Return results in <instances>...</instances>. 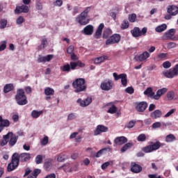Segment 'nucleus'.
<instances>
[{
    "instance_id": "obj_43",
    "label": "nucleus",
    "mask_w": 178,
    "mask_h": 178,
    "mask_svg": "<svg viewBox=\"0 0 178 178\" xmlns=\"http://www.w3.org/2000/svg\"><path fill=\"white\" fill-rule=\"evenodd\" d=\"M112 165H113V161H107L106 163H104L102 165V169L103 170H105V169H106V168H108V166H112Z\"/></svg>"
},
{
    "instance_id": "obj_15",
    "label": "nucleus",
    "mask_w": 178,
    "mask_h": 178,
    "mask_svg": "<svg viewBox=\"0 0 178 178\" xmlns=\"http://www.w3.org/2000/svg\"><path fill=\"white\" fill-rule=\"evenodd\" d=\"M136 109L138 112H144L148 106V104L145 102H136Z\"/></svg>"
},
{
    "instance_id": "obj_55",
    "label": "nucleus",
    "mask_w": 178,
    "mask_h": 178,
    "mask_svg": "<svg viewBox=\"0 0 178 178\" xmlns=\"http://www.w3.org/2000/svg\"><path fill=\"white\" fill-rule=\"evenodd\" d=\"M168 49H172V48H176V43L173 42H170L167 44Z\"/></svg>"
},
{
    "instance_id": "obj_44",
    "label": "nucleus",
    "mask_w": 178,
    "mask_h": 178,
    "mask_svg": "<svg viewBox=\"0 0 178 178\" xmlns=\"http://www.w3.org/2000/svg\"><path fill=\"white\" fill-rule=\"evenodd\" d=\"M8 25V20L5 19H1L0 20V29H6Z\"/></svg>"
},
{
    "instance_id": "obj_48",
    "label": "nucleus",
    "mask_w": 178,
    "mask_h": 178,
    "mask_svg": "<svg viewBox=\"0 0 178 178\" xmlns=\"http://www.w3.org/2000/svg\"><path fill=\"white\" fill-rule=\"evenodd\" d=\"M66 159V155L63 154H60L57 156V161L58 162H64V161Z\"/></svg>"
},
{
    "instance_id": "obj_39",
    "label": "nucleus",
    "mask_w": 178,
    "mask_h": 178,
    "mask_svg": "<svg viewBox=\"0 0 178 178\" xmlns=\"http://www.w3.org/2000/svg\"><path fill=\"white\" fill-rule=\"evenodd\" d=\"M7 44V40H3L0 42V52H2L3 51H5V49H6Z\"/></svg>"
},
{
    "instance_id": "obj_59",
    "label": "nucleus",
    "mask_w": 178,
    "mask_h": 178,
    "mask_svg": "<svg viewBox=\"0 0 178 178\" xmlns=\"http://www.w3.org/2000/svg\"><path fill=\"white\" fill-rule=\"evenodd\" d=\"M162 126V124L159 122H156L152 124V128L153 129H159Z\"/></svg>"
},
{
    "instance_id": "obj_33",
    "label": "nucleus",
    "mask_w": 178,
    "mask_h": 178,
    "mask_svg": "<svg viewBox=\"0 0 178 178\" xmlns=\"http://www.w3.org/2000/svg\"><path fill=\"white\" fill-rule=\"evenodd\" d=\"M52 162H54V160L52 159H47L44 162V168L46 170H49L51 168H52Z\"/></svg>"
},
{
    "instance_id": "obj_41",
    "label": "nucleus",
    "mask_w": 178,
    "mask_h": 178,
    "mask_svg": "<svg viewBox=\"0 0 178 178\" xmlns=\"http://www.w3.org/2000/svg\"><path fill=\"white\" fill-rule=\"evenodd\" d=\"M129 21H127V19H124L121 25H120V28L122 29V30H126L127 29H129Z\"/></svg>"
},
{
    "instance_id": "obj_16",
    "label": "nucleus",
    "mask_w": 178,
    "mask_h": 178,
    "mask_svg": "<svg viewBox=\"0 0 178 178\" xmlns=\"http://www.w3.org/2000/svg\"><path fill=\"white\" fill-rule=\"evenodd\" d=\"M54 58V55L48 54L47 56H39L38 58V63H45L47 62H50L51 60Z\"/></svg>"
},
{
    "instance_id": "obj_23",
    "label": "nucleus",
    "mask_w": 178,
    "mask_h": 178,
    "mask_svg": "<svg viewBox=\"0 0 178 178\" xmlns=\"http://www.w3.org/2000/svg\"><path fill=\"white\" fill-rule=\"evenodd\" d=\"M85 35H92L94 33V26L92 25H87L83 30Z\"/></svg>"
},
{
    "instance_id": "obj_30",
    "label": "nucleus",
    "mask_w": 178,
    "mask_h": 178,
    "mask_svg": "<svg viewBox=\"0 0 178 178\" xmlns=\"http://www.w3.org/2000/svg\"><path fill=\"white\" fill-rule=\"evenodd\" d=\"M10 126V122L8 120H3L0 123V133L2 132L4 127H9Z\"/></svg>"
},
{
    "instance_id": "obj_25",
    "label": "nucleus",
    "mask_w": 178,
    "mask_h": 178,
    "mask_svg": "<svg viewBox=\"0 0 178 178\" xmlns=\"http://www.w3.org/2000/svg\"><path fill=\"white\" fill-rule=\"evenodd\" d=\"M106 106L108 107V113H111V115H113V113H116L118 111V108H116V106L112 103L106 104Z\"/></svg>"
},
{
    "instance_id": "obj_5",
    "label": "nucleus",
    "mask_w": 178,
    "mask_h": 178,
    "mask_svg": "<svg viewBox=\"0 0 178 178\" xmlns=\"http://www.w3.org/2000/svg\"><path fill=\"white\" fill-rule=\"evenodd\" d=\"M19 166V159H17V153H14L12 156L11 162L8 165L7 169L8 172L15 170Z\"/></svg>"
},
{
    "instance_id": "obj_54",
    "label": "nucleus",
    "mask_w": 178,
    "mask_h": 178,
    "mask_svg": "<svg viewBox=\"0 0 178 178\" xmlns=\"http://www.w3.org/2000/svg\"><path fill=\"white\" fill-rule=\"evenodd\" d=\"M49 138L48 136H44L42 140H41V145H47L48 144V141H49Z\"/></svg>"
},
{
    "instance_id": "obj_37",
    "label": "nucleus",
    "mask_w": 178,
    "mask_h": 178,
    "mask_svg": "<svg viewBox=\"0 0 178 178\" xmlns=\"http://www.w3.org/2000/svg\"><path fill=\"white\" fill-rule=\"evenodd\" d=\"M112 35V29L109 28L106 29L103 33V38H108V37H109V35Z\"/></svg>"
},
{
    "instance_id": "obj_9",
    "label": "nucleus",
    "mask_w": 178,
    "mask_h": 178,
    "mask_svg": "<svg viewBox=\"0 0 178 178\" xmlns=\"http://www.w3.org/2000/svg\"><path fill=\"white\" fill-rule=\"evenodd\" d=\"M159 148H161V143L156 142L153 145L144 147L143 151V152L148 154L149 152H152V151H156V149H159Z\"/></svg>"
},
{
    "instance_id": "obj_1",
    "label": "nucleus",
    "mask_w": 178,
    "mask_h": 178,
    "mask_svg": "<svg viewBox=\"0 0 178 178\" xmlns=\"http://www.w3.org/2000/svg\"><path fill=\"white\" fill-rule=\"evenodd\" d=\"M72 86L74 88L75 92H81L86 91L87 86H86V80L83 78L76 79L72 83Z\"/></svg>"
},
{
    "instance_id": "obj_56",
    "label": "nucleus",
    "mask_w": 178,
    "mask_h": 178,
    "mask_svg": "<svg viewBox=\"0 0 178 178\" xmlns=\"http://www.w3.org/2000/svg\"><path fill=\"white\" fill-rule=\"evenodd\" d=\"M170 66H172V63L169 61H165L163 63V67H164V69H169Z\"/></svg>"
},
{
    "instance_id": "obj_21",
    "label": "nucleus",
    "mask_w": 178,
    "mask_h": 178,
    "mask_svg": "<svg viewBox=\"0 0 178 178\" xmlns=\"http://www.w3.org/2000/svg\"><path fill=\"white\" fill-rule=\"evenodd\" d=\"M167 12L171 16H176L178 14V7L176 6H169L167 9Z\"/></svg>"
},
{
    "instance_id": "obj_24",
    "label": "nucleus",
    "mask_w": 178,
    "mask_h": 178,
    "mask_svg": "<svg viewBox=\"0 0 178 178\" xmlns=\"http://www.w3.org/2000/svg\"><path fill=\"white\" fill-rule=\"evenodd\" d=\"M104 27H105V25L104 24H100L95 33V38H97L98 40L99 38H101V35H102V30H104Z\"/></svg>"
},
{
    "instance_id": "obj_57",
    "label": "nucleus",
    "mask_w": 178,
    "mask_h": 178,
    "mask_svg": "<svg viewBox=\"0 0 178 178\" xmlns=\"http://www.w3.org/2000/svg\"><path fill=\"white\" fill-rule=\"evenodd\" d=\"M76 118H77V115H76V113H70L67 116V120H73L74 119H76Z\"/></svg>"
},
{
    "instance_id": "obj_46",
    "label": "nucleus",
    "mask_w": 178,
    "mask_h": 178,
    "mask_svg": "<svg viewBox=\"0 0 178 178\" xmlns=\"http://www.w3.org/2000/svg\"><path fill=\"white\" fill-rule=\"evenodd\" d=\"M128 19L129 22H130L131 23H134V22H136V19H137V15L131 14L129 15Z\"/></svg>"
},
{
    "instance_id": "obj_20",
    "label": "nucleus",
    "mask_w": 178,
    "mask_h": 178,
    "mask_svg": "<svg viewBox=\"0 0 178 178\" xmlns=\"http://www.w3.org/2000/svg\"><path fill=\"white\" fill-rule=\"evenodd\" d=\"M150 56L151 54L148 51H144L136 57V60H139V62H144L145 60H147V59H148V58Z\"/></svg>"
},
{
    "instance_id": "obj_51",
    "label": "nucleus",
    "mask_w": 178,
    "mask_h": 178,
    "mask_svg": "<svg viewBox=\"0 0 178 178\" xmlns=\"http://www.w3.org/2000/svg\"><path fill=\"white\" fill-rule=\"evenodd\" d=\"M167 98L168 101H172L175 98V92L170 91L167 93Z\"/></svg>"
},
{
    "instance_id": "obj_22",
    "label": "nucleus",
    "mask_w": 178,
    "mask_h": 178,
    "mask_svg": "<svg viewBox=\"0 0 178 178\" xmlns=\"http://www.w3.org/2000/svg\"><path fill=\"white\" fill-rule=\"evenodd\" d=\"M114 143L116 145H123V144H126V143H127V138L124 136L117 137L114 140Z\"/></svg>"
},
{
    "instance_id": "obj_49",
    "label": "nucleus",
    "mask_w": 178,
    "mask_h": 178,
    "mask_svg": "<svg viewBox=\"0 0 178 178\" xmlns=\"http://www.w3.org/2000/svg\"><path fill=\"white\" fill-rule=\"evenodd\" d=\"M35 163L37 165H40V163H42V155H38L35 159Z\"/></svg>"
},
{
    "instance_id": "obj_40",
    "label": "nucleus",
    "mask_w": 178,
    "mask_h": 178,
    "mask_svg": "<svg viewBox=\"0 0 178 178\" xmlns=\"http://www.w3.org/2000/svg\"><path fill=\"white\" fill-rule=\"evenodd\" d=\"M176 140V137L173 134H170L165 137L166 143H172Z\"/></svg>"
},
{
    "instance_id": "obj_35",
    "label": "nucleus",
    "mask_w": 178,
    "mask_h": 178,
    "mask_svg": "<svg viewBox=\"0 0 178 178\" xmlns=\"http://www.w3.org/2000/svg\"><path fill=\"white\" fill-rule=\"evenodd\" d=\"M13 88H15V87L13 86V84H12V83L6 84L4 86L3 92L5 93L9 92L10 91H12V90H13Z\"/></svg>"
},
{
    "instance_id": "obj_27",
    "label": "nucleus",
    "mask_w": 178,
    "mask_h": 178,
    "mask_svg": "<svg viewBox=\"0 0 178 178\" xmlns=\"http://www.w3.org/2000/svg\"><path fill=\"white\" fill-rule=\"evenodd\" d=\"M106 59H108V56H102L100 57H97L96 58H94L92 60V61H93V63L95 65H99L100 63H102L103 62H105V60H106Z\"/></svg>"
},
{
    "instance_id": "obj_58",
    "label": "nucleus",
    "mask_w": 178,
    "mask_h": 178,
    "mask_svg": "<svg viewBox=\"0 0 178 178\" xmlns=\"http://www.w3.org/2000/svg\"><path fill=\"white\" fill-rule=\"evenodd\" d=\"M54 6H62V5H63V1L62 0H56V1H54Z\"/></svg>"
},
{
    "instance_id": "obj_10",
    "label": "nucleus",
    "mask_w": 178,
    "mask_h": 178,
    "mask_svg": "<svg viewBox=\"0 0 178 178\" xmlns=\"http://www.w3.org/2000/svg\"><path fill=\"white\" fill-rule=\"evenodd\" d=\"M120 41V35L113 34L106 41V45H112V44H118Z\"/></svg>"
},
{
    "instance_id": "obj_6",
    "label": "nucleus",
    "mask_w": 178,
    "mask_h": 178,
    "mask_svg": "<svg viewBox=\"0 0 178 178\" xmlns=\"http://www.w3.org/2000/svg\"><path fill=\"white\" fill-rule=\"evenodd\" d=\"M113 77H114V80L118 81V80L121 79V83L123 87H127V75L126 74H120L118 75V73L113 72Z\"/></svg>"
},
{
    "instance_id": "obj_26",
    "label": "nucleus",
    "mask_w": 178,
    "mask_h": 178,
    "mask_svg": "<svg viewBox=\"0 0 178 178\" xmlns=\"http://www.w3.org/2000/svg\"><path fill=\"white\" fill-rule=\"evenodd\" d=\"M168 91V88H163L161 89H159L157 90L156 94L154 95V99H159L163 94H165V92Z\"/></svg>"
},
{
    "instance_id": "obj_53",
    "label": "nucleus",
    "mask_w": 178,
    "mask_h": 178,
    "mask_svg": "<svg viewBox=\"0 0 178 178\" xmlns=\"http://www.w3.org/2000/svg\"><path fill=\"white\" fill-rule=\"evenodd\" d=\"M106 148H104V149H100L99 152H97L95 154V157L96 158H99L102 154H104V152L106 151Z\"/></svg>"
},
{
    "instance_id": "obj_61",
    "label": "nucleus",
    "mask_w": 178,
    "mask_h": 178,
    "mask_svg": "<svg viewBox=\"0 0 178 178\" xmlns=\"http://www.w3.org/2000/svg\"><path fill=\"white\" fill-rule=\"evenodd\" d=\"M165 58H168V54L166 53H161L158 55L159 59H165Z\"/></svg>"
},
{
    "instance_id": "obj_29",
    "label": "nucleus",
    "mask_w": 178,
    "mask_h": 178,
    "mask_svg": "<svg viewBox=\"0 0 178 178\" xmlns=\"http://www.w3.org/2000/svg\"><path fill=\"white\" fill-rule=\"evenodd\" d=\"M168 29V25L166 24H162L155 28L156 33H163L165 30Z\"/></svg>"
},
{
    "instance_id": "obj_34",
    "label": "nucleus",
    "mask_w": 178,
    "mask_h": 178,
    "mask_svg": "<svg viewBox=\"0 0 178 178\" xmlns=\"http://www.w3.org/2000/svg\"><path fill=\"white\" fill-rule=\"evenodd\" d=\"M131 147H133V143H126L120 149L121 152H126V151H127V149H130V148H131Z\"/></svg>"
},
{
    "instance_id": "obj_47",
    "label": "nucleus",
    "mask_w": 178,
    "mask_h": 178,
    "mask_svg": "<svg viewBox=\"0 0 178 178\" xmlns=\"http://www.w3.org/2000/svg\"><path fill=\"white\" fill-rule=\"evenodd\" d=\"M136 124V120H131L125 125V127L127 129H133L134 127V125Z\"/></svg>"
},
{
    "instance_id": "obj_11",
    "label": "nucleus",
    "mask_w": 178,
    "mask_h": 178,
    "mask_svg": "<svg viewBox=\"0 0 178 178\" xmlns=\"http://www.w3.org/2000/svg\"><path fill=\"white\" fill-rule=\"evenodd\" d=\"M18 162H29L31 159V154L30 153L24 152L18 154L17 153Z\"/></svg>"
},
{
    "instance_id": "obj_45",
    "label": "nucleus",
    "mask_w": 178,
    "mask_h": 178,
    "mask_svg": "<svg viewBox=\"0 0 178 178\" xmlns=\"http://www.w3.org/2000/svg\"><path fill=\"white\" fill-rule=\"evenodd\" d=\"M47 44H48V41L47 40V38H44L42 39V43L40 44V46H39V49H42L44 47H47Z\"/></svg>"
},
{
    "instance_id": "obj_14",
    "label": "nucleus",
    "mask_w": 178,
    "mask_h": 178,
    "mask_svg": "<svg viewBox=\"0 0 178 178\" xmlns=\"http://www.w3.org/2000/svg\"><path fill=\"white\" fill-rule=\"evenodd\" d=\"M29 6L26 5H22L21 6H17L15 10V13L16 15H20V13H29Z\"/></svg>"
},
{
    "instance_id": "obj_17",
    "label": "nucleus",
    "mask_w": 178,
    "mask_h": 178,
    "mask_svg": "<svg viewBox=\"0 0 178 178\" xmlns=\"http://www.w3.org/2000/svg\"><path fill=\"white\" fill-rule=\"evenodd\" d=\"M109 129L104 125H98L94 131V136H99L101 133H106Z\"/></svg>"
},
{
    "instance_id": "obj_38",
    "label": "nucleus",
    "mask_w": 178,
    "mask_h": 178,
    "mask_svg": "<svg viewBox=\"0 0 178 178\" xmlns=\"http://www.w3.org/2000/svg\"><path fill=\"white\" fill-rule=\"evenodd\" d=\"M44 94L45 95H54L55 94V90L51 88H46L44 89Z\"/></svg>"
},
{
    "instance_id": "obj_60",
    "label": "nucleus",
    "mask_w": 178,
    "mask_h": 178,
    "mask_svg": "<svg viewBox=\"0 0 178 178\" xmlns=\"http://www.w3.org/2000/svg\"><path fill=\"white\" fill-rule=\"evenodd\" d=\"M90 10H91V7H87L81 13L87 17Z\"/></svg>"
},
{
    "instance_id": "obj_4",
    "label": "nucleus",
    "mask_w": 178,
    "mask_h": 178,
    "mask_svg": "<svg viewBox=\"0 0 178 178\" xmlns=\"http://www.w3.org/2000/svg\"><path fill=\"white\" fill-rule=\"evenodd\" d=\"M115 83L111 79H106L103 81L100 84V88L103 91H111L113 88Z\"/></svg>"
},
{
    "instance_id": "obj_32",
    "label": "nucleus",
    "mask_w": 178,
    "mask_h": 178,
    "mask_svg": "<svg viewBox=\"0 0 178 178\" xmlns=\"http://www.w3.org/2000/svg\"><path fill=\"white\" fill-rule=\"evenodd\" d=\"M145 95H147V97H150V98H154L155 96V92L152 91V88H147V90L144 91Z\"/></svg>"
},
{
    "instance_id": "obj_42",
    "label": "nucleus",
    "mask_w": 178,
    "mask_h": 178,
    "mask_svg": "<svg viewBox=\"0 0 178 178\" xmlns=\"http://www.w3.org/2000/svg\"><path fill=\"white\" fill-rule=\"evenodd\" d=\"M71 68H70V65L66 64L64 65L63 67H60V71L61 72H66L67 73H69L70 72Z\"/></svg>"
},
{
    "instance_id": "obj_63",
    "label": "nucleus",
    "mask_w": 178,
    "mask_h": 178,
    "mask_svg": "<svg viewBox=\"0 0 178 178\" xmlns=\"http://www.w3.org/2000/svg\"><path fill=\"white\" fill-rule=\"evenodd\" d=\"M74 51V47L71 45L67 49V54H73V51Z\"/></svg>"
},
{
    "instance_id": "obj_36",
    "label": "nucleus",
    "mask_w": 178,
    "mask_h": 178,
    "mask_svg": "<svg viewBox=\"0 0 178 178\" xmlns=\"http://www.w3.org/2000/svg\"><path fill=\"white\" fill-rule=\"evenodd\" d=\"M8 134L6 135H3V140H1L0 141V145L1 147H5V145H6V144H8Z\"/></svg>"
},
{
    "instance_id": "obj_52",
    "label": "nucleus",
    "mask_w": 178,
    "mask_h": 178,
    "mask_svg": "<svg viewBox=\"0 0 178 178\" xmlns=\"http://www.w3.org/2000/svg\"><path fill=\"white\" fill-rule=\"evenodd\" d=\"M146 140H147V136L144 134H140L138 136V141L143 143V142L145 141Z\"/></svg>"
},
{
    "instance_id": "obj_13",
    "label": "nucleus",
    "mask_w": 178,
    "mask_h": 178,
    "mask_svg": "<svg viewBox=\"0 0 178 178\" xmlns=\"http://www.w3.org/2000/svg\"><path fill=\"white\" fill-rule=\"evenodd\" d=\"M92 102V98L90 97H87L84 100L81 99H78L76 100V103H78L79 105H80L82 108H86V106H88V105H90V104H91Z\"/></svg>"
},
{
    "instance_id": "obj_8",
    "label": "nucleus",
    "mask_w": 178,
    "mask_h": 178,
    "mask_svg": "<svg viewBox=\"0 0 178 178\" xmlns=\"http://www.w3.org/2000/svg\"><path fill=\"white\" fill-rule=\"evenodd\" d=\"M176 30L171 29L164 33V34L162 36L163 40H171L172 41H176Z\"/></svg>"
},
{
    "instance_id": "obj_7",
    "label": "nucleus",
    "mask_w": 178,
    "mask_h": 178,
    "mask_svg": "<svg viewBox=\"0 0 178 178\" xmlns=\"http://www.w3.org/2000/svg\"><path fill=\"white\" fill-rule=\"evenodd\" d=\"M147 27H143L142 30H140V28L138 27H135L131 31V33L133 37H141V35H145V34H147Z\"/></svg>"
},
{
    "instance_id": "obj_3",
    "label": "nucleus",
    "mask_w": 178,
    "mask_h": 178,
    "mask_svg": "<svg viewBox=\"0 0 178 178\" xmlns=\"http://www.w3.org/2000/svg\"><path fill=\"white\" fill-rule=\"evenodd\" d=\"M162 74L164 77H166V79H173V77H176V76L178 75V65H176L173 69L163 71Z\"/></svg>"
},
{
    "instance_id": "obj_12",
    "label": "nucleus",
    "mask_w": 178,
    "mask_h": 178,
    "mask_svg": "<svg viewBox=\"0 0 178 178\" xmlns=\"http://www.w3.org/2000/svg\"><path fill=\"white\" fill-rule=\"evenodd\" d=\"M76 22H79L81 26H86L90 23V19L86 15L81 13L76 18Z\"/></svg>"
},
{
    "instance_id": "obj_64",
    "label": "nucleus",
    "mask_w": 178,
    "mask_h": 178,
    "mask_svg": "<svg viewBox=\"0 0 178 178\" xmlns=\"http://www.w3.org/2000/svg\"><path fill=\"white\" fill-rule=\"evenodd\" d=\"M36 9L38 10H42V4L40 1H36Z\"/></svg>"
},
{
    "instance_id": "obj_2",
    "label": "nucleus",
    "mask_w": 178,
    "mask_h": 178,
    "mask_svg": "<svg viewBox=\"0 0 178 178\" xmlns=\"http://www.w3.org/2000/svg\"><path fill=\"white\" fill-rule=\"evenodd\" d=\"M15 99L18 105H26L27 104V97L24 95L23 89H19L17 91Z\"/></svg>"
},
{
    "instance_id": "obj_28",
    "label": "nucleus",
    "mask_w": 178,
    "mask_h": 178,
    "mask_svg": "<svg viewBox=\"0 0 178 178\" xmlns=\"http://www.w3.org/2000/svg\"><path fill=\"white\" fill-rule=\"evenodd\" d=\"M151 118L153 119H159L162 117V111L161 110H156L150 114Z\"/></svg>"
},
{
    "instance_id": "obj_19",
    "label": "nucleus",
    "mask_w": 178,
    "mask_h": 178,
    "mask_svg": "<svg viewBox=\"0 0 178 178\" xmlns=\"http://www.w3.org/2000/svg\"><path fill=\"white\" fill-rule=\"evenodd\" d=\"M143 170V167L141 165L132 162L131 163V171L133 173H140Z\"/></svg>"
},
{
    "instance_id": "obj_31",
    "label": "nucleus",
    "mask_w": 178,
    "mask_h": 178,
    "mask_svg": "<svg viewBox=\"0 0 178 178\" xmlns=\"http://www.w3.org/2000/svg\"><path fill=\"white\" fill-rule=\"evenodd\" d=\"M42 113H44V111H37V110H33L31 112V116L32 118H33V119H38V118H40V116H41V115H42Z\"/></svg>"
},
{
    "instance_id": "obj_18",
    "label": "nucleus",
    "mask_w": 178,
    "mask_h": 178,
    "mask_svg": "<svg viewBox=\"0 0 178 178\" xmlns=\"http://www.w3.org/2000/svg\"><path fill=\"white\" fill-rule=\"evenodd\" d=\"M8 139L10 138L9 145L10 147H13V145H15L17 143V138H18L17 136L13 134V133L12 132H8Z\"/></svg>"
},
{
    "instance_id": "obj_50",
    "label": "nucleus",
    "mask_w": 178,
    "mask_h": 178,
    "mask_svg": "<svg viewBox=\"0 0 178 178\" xmlns=\"http://www.w3.org/2000/svg\"><path fill=\"white\" fill-rule=\"evenodd\" d=\"M24 22V17H23V16H19L18 18H17L16 19V24L18 26H22V24H23V22Z\"/></svg>"
},
{
    "instance_id": "obj_62",
    "label": "nucleus",
    "mask_w": 178,
    "mask_h": 178,
    "mask_svg": "<svg viewBox=\"0 0 178 178\" xmlns=\"http://www.w3.org/2000/svg\"><path fill=\"white\" fill-rule=\"evenodd\" d=\"M125 92L133 94V92H134V89L132 87H128L125 89Z\"/></svg>"
}]
</instances>
